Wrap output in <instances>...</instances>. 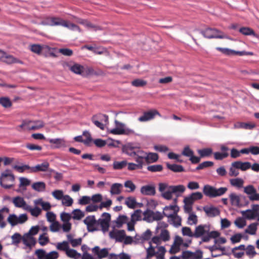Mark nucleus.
Wrapping results in <instances>:
<instances>
[{"label": "nucleus", "instance_id": "09e8293b", "mask_svg": "<svg viewBox=\"0 0 259 259\" xmlns=\"http://www.w3.org/2000/svg\"><path fill=\"white\" fill-rule=\"evenodd\" d=\"M63 26L66 27L72 31H78L79 32L81 31L80 29L77 25L72 23H70L67 21H65V23L63 24Z\"/></svg>", "mask_w": 259, "mask_h": 259}, {"label": "nucleus", "instance_id": "72a5a7b5", "mask_svg": "<svg viewBox=\"0 0 259 259\" xmlns=\"http://www.w3.org/2000/svg\"><path fill=\"white\" fill-rule=\"evenodd\" d=\"M229 198L232 205L236 206H240L241 205L240 202V197L239 195L234 193H232L230 194Z\"/></svg>", "mask_w": 259, "mask_h": 259}, {"label": "nucleus", "instance_id": "6e6d98bb", "mask_svg": "<svg viewBox=\"0 0 259 259\" xmlns=\"http://www.w3.org/2000/svg\"><path fill=\"white\" fill-rule=\"evenodd\" d=\"M147 169L148 171L153 172H160L162 170L163 166L161 164L152 165L148 166Z\"/></svg>", "mask_w": 259, "mask_h": 259}, {"label": "nucleus", "instance_id": "f8f14e48", "mask_svg": "<svg viewBox=\"0 0 259 259\" xmlns=\"http://www.w3.org/2000/svg\"><path fill=\"white\" fill-rule=\"evenodd\" d=\"M97 221L95 215H89L83 220V223L87 225L89 232H94L98 229L96 228Z\"/></svg>", "mask_w": 259, "mask_h": 259}, {"label": "nucleus", "instance_id": "7ed1b4c3", "mask_svg": "<svg viewBox=\"0 0 259 259\" xmlns=\"http://www.w3.org/2000/svg\"><path fill=\"white\" fill-rule=\"evenodd\" d=\"M226 187H215L209 185H205L203 188V193L207 197L209 198H215L223 195L227 191Z\"/></svg>", "mask_w": 259, "mask_h": 259}, {"label": "nucleus", "instance_id": "338daca9", "mask_svg": "<svg viewBox=\"0 0 259 259\" xmlns=\"http://www.w3.org/2000/svg\"><path fill=\"white\" fill-rule=\"evenodd\" d=\"M132 85L136 87H144L147 84V82L140 79H135L132 81Z\"/></svg>", "mask_w": 259, "mask_h": 259}, {"label": "nucleus", "instance_id": "4468645a", "mask_svg": "<svg viewBox=\"0 0 259 259\" xmlns=\"http://www.w3.org/2000/svg\"><path fill=\"white\" fill-rule=\"evenodd\" d=\"M203 198L202 194L200 192H196L191 193L190 195L185 197L183 202L184 204L188 205H192L195 201L200 200Z\"/></svg>", "mask_w": 259, "mask_h": 259}, {"label": "nucleus", "instance_id": "20e7f679", "mask_svg": "<svg viewBox=\"0 0 259 259\" xmlns=\"http://www.w3.org/2000/svg\"><path fill=\"white\" fill-rule=\"evenodd\" d=\"M94 124L101 130L105 128V125L108 124V116L103 114H98L92 118Z\"/></svg>", "mask_w": 259, "mask_h": 259}, {"label": "nucleus", "instance_id": "a878e982", "mask_svg": "<svg viewBox=\"0 0 259 259\" xmlns=\"http://www.w3.org/2000/svg\"><path fill=\"white\" fill-rule=\"evenodd\" d=\"M83 135L86 136V139L82 140V137L81 136H76L74 137V139L76 142H82L85 145H88L91 142L92 140L91 135L89 132L87 131L84 132Z\"/></svg>", "mask_w": 259, "mask_h": 259}, {"label": "nucleus", "instance_id": "680f3d73", "mask_svg": "<svg viewBox=\"0 0 259 259\" xmlns=\"http://www.w3.org/2000/svg\"><path fill=\"white\" fill-rule=\"evenodd\" d=\"M213 155L215 159L221 160L227 157L229 155V153L228 152H217L213 153Z\"/></svg>", "mask_w": 259, "mask_h": 259}, {"label": "nucleus", "instance_id": "0eeeda50", "mask_svg": "<svg viewBox=\"0 0 259 259\" xmlns=\"http://www.w3.org/2000/svg\"><path fill=\"white\" fill-rule=\"evenodd\" d=\"M111 215L109 213L104 212L101 218L97 220V226L100 225L103 232H107L109 227Z\"/></svg>", "mask_w": 259, "mask_h": 259}, {"label": "nucleus", "instance_id": "cd10ccee", "mask_svg": "<svg viewBox=\"0 0 259 259\" xmlns=\"http://www.w3.org/2000/svg\"><path fill=\"white\" fill-rule=\"evenodd\" d=\"M20 184L19 185V189L16 190L17 192H20L21 190L24 191L26 190V187L29 185L30 181L27 178L20 177L19 178Z\"/></svg>", "mask_w": 259, "mask_h": 259}, {"label": "nucleus", "instance_id": "aec40b11", "mask_svg": "<svg viewBox=\"0 0 259 259\" xmlns=\"http://www.w3.org/2000/svg\"><path fill=\"white\" fill-rule=\"evenodd\" d=\"M49 163L48 161H44L41 163L38 164L35 166H32L33 173L48 171V170H49Z\"/></svg>", "mask_w": 259, "mask_h": 259}, {"label": "nucleus", "instance_id": "6ab92c4d", "mask_svg": "<svg viewBox=\"0 0 259 259\" xmlns=\"http://www.w3.org/2000/svg\"><path fill=\"white\" fill-rule=\"evenodd\" d=\"M47 141L51 144H54V148H61L66 147V142L63 138L48 139Z\"/></svg>", "mask_w": 259, "mask_h": 259}, {"label": "nucleus", "instance_id": "39448f33", "mask_svg": "<svg viewBox=\"0 0 259 259\" xmlns=\"http://www.w3.org/2000/svg\"><path fill=\"white\" fill-rule=\"evenodd\" d=\"M201 33L204 37L207 38H228V37L223 34L222 32L214 28H207L205 30L201 31Z\"/></svg>", "mask_w": 259, "mask_h": 259}, {"label": "nucleus", "instance_id": "f3484780", "mask_svg": "<svg viewBox=\"0 0 259 259\" xmlns=\"http://www.w3.org/2000/svg\"><path fill=\"white\" fill-rule=\"evenodd\" d=\"M137 147L135 144L128 143L123 145L122 148L123 153L126 155L134 157L135 156L136 150Z\"/></svg>", "mask_w": 259, "mask_h": 259}, {"label": "nucleus", "instance_id": "393cba45", "mask_svg": "<svg viewBox=\"0 0 259 259\" xmlns=\"http://www.w3.org/2000/svg\"><path fill=\"white\" fill-rule=\"evenodd\" d=\"M13 168L20 173H23L25 171L28 173H33L32 166H30L28 164L15 165L13 166Z\"/></svg>", "mask_w": 259, "mask_h": 259}, {"label": "nucleus", "instance_id": "ddd939ff", "mask_svg": "<svg viewBox=\"0 0 259 259\" xmlns=\"http://www.w3.org/2000/svg\"><path fill=\"white\" fill-rule=\"evenodd\" d=\"M203 210L205 212L206 215L209 218H214L220 214V209L212 205L204 206Z\"/></svg>", "mask_w": 259, "mask_h": 259}, {"label": "nucleus", "instance_id": "e2e57ef3", "mask_svg": "<svg viewBox=\"0 0 259 259\" xmlns=\"http://www.w3.org/2000/svg\"><path fill=\"white\" fill-rule=\"evenodd\" d=\"M0 104L5 108H8L11 106L12 103L8 98L2 97L0 98Z\"/></svg>", "mask_w": 259, "mask_h": 259}, {"label": "nucleus", "instance_id": "0e129e2a", "mask_svg": "<svg viewBox=\"0 0 259 259\" xmlns=\"http://www.w3.org/2000/svg\"><path fill=\"white\" fill-rule=\"evenodd\" d=\"M198 152L201 157H203L209 156L212 153V150L211 148H204L198 150Z\"/></svg>", "mask_w": 259, "mask_h": 259}, {"label": "nucleus", "instance_id": "c756f323", "mask_svg": "<svg viewBox=\"0 0 259 259\" xmlns=\"http://www.w3.org/2000/svg\"><path fill=\"white\" fill-rule=\"evenodd\" d=\"M9 212V209L7 207H4L0 209V227L1 228H4L6 225V223L4 221V220Z\"/></svg>", "mask_w": 259, "mask_h": 259}, {"label": "nucleus", "instance_id": "4d7b16f0", "mask_svg": "<svg viewBox=\"0 0 259 259\" xmlns=\"http://www.w3.org/2000/svg\"><path fill=\"white\" fill-rule=\"evenodd\" d=\"M245 250H246V255L250 257H253L256 254L254 247L252 245H248Z\"/></svg>", "mask_w": 259, "mask_h": 259}, {"label": "nucleus", "instance_id": "7c9ffc66", "mask_svg": "<svg viewBox=\"0 0 259 259\" xmlns=\"http://www.w3.org/2000/svg\"><path fill=\"white\" fill-rule=\"evenodd\" d=\"M255 124L252 123H246L239 122L234 124V127L235 128H244L251 130L255 127Z\"/></svg>", "mask_w": 259, "mask_h": 259}, {"label": "nucleus", "instance_id": "4c0bfd02", "mask_svg": "<svg viewBox=\"0 0 259 259\" xmlns=\"http://www.w3.org/2000/svg\"><path fill=\"white\" fill-rule=\"evenodd\" d=\"M230 183L232 186L241 188L243 187L244 181L241 178H235L230 180Z\"/></svg>", "mask_w": 259, "mask_h": 259}, {"label": "nucleus", "instance_id": "ea45409f", "mask_svg": "<svg viewBox=\"0 0 259 259\" xmlns=\"http://www.w3.org/2000/svg\"><path fill=\"white\" fill-rule=\"evenodd\" d=\"M239 169L245 171L251 167V163L249 162H242L241 161H235Z\"/></svg>", "mask_w": 259, "mask_h": 259}, {"label": "nucleus", "instance_id": "8fccbe9b", "mask_svg": "<svg viewBox=\"0 0 259 259\" xmlns=\"http://www.w3.org/2000/svg\"><path fill=\"white\" fill-rule=\"evenodd\" d=\"M66 253L68 256L74 259H78L81 256L80 253H78L76 250L73 249L69 248L68 250H67Z\"/></svg>", "mask_w": 259, "mask_h": 259}, {"label": "nucleus", "instance_id": "a19ab883", "mask_svg": "<svg viewBox=\"0 0 259 259\" xmlns=\"http://www.w3.org/2000/svg\"><path fill=\"white\" fill-rule=\"evenodd\" d=\"M239 31L244 35L256 36V34L253 29L247 27H243L239 29Z\"/></svg>", "mask_w": 259, "mask_h": 259}, {"label": "nucleus", "instance_id": "c9c22d12", "mask_svg": "<svg viewBox=\"0 0 259 259\" xmlns=\"http://www.w3.org/2000/svg\"><path fill=\"white\" fill-rule=\"evenodd\" d=\"M166 166L169 169L175 172H183L185 170L183 166L181 165H178L176 164H171L167 163H166Z\"/></svg>", "mask_w": 259, "mask_h": 259}, {"label": "nucleus", "instance_id": "a18cd8bd", "mask_svg": "<svg viewBox=\"0 0 259 259\" xmlns=\"http://www.w3.org/2000/svg\"><path fill=\"white\" fill-rule=\"evenodd\" d=\"M125 204L130 208H135L137 204L136 199L135 197H128L126 199Z\"/></svg>", "mask_w": 259, "mask_h": 259}, {"label": "nucleus", "instance_id": "b1692460", "mask_svg": "<svg viewBox=\"0 0 259 259\" xmlns=\"http://www.w3.org/2000/svg\"><path fill=\"white\" fill-rule=\"evenodd\" d=\"M92 251L95 254L97 255L98 257L101 259L106 257L108 255L109 249L104 248L100 250L99 247L96 246L92 249Z\"/></svg>", "mask_w": 259, "mask_h": 259}, {"label": "nucleus", "instance_id": "dca6fc26", "mask_svg": "<svg viewBox=\"0 0 259 259\" xmlns=\"http://www.w3.org/2000/svg\"><path fill=\"white\" fill-rule=\"evenodd\" d=\"M210 230L209 226L207 225H200L197 226L195 228V230L194 233V235L195 238H199L202 237V238L207 234L208 233V231Z\"/></svg>", "mask_w": 259, "mask_h": 259}, {"label": "nucleus", "instance_id": "69168bd1", "mask_svg": "<svg viewBox=\"0 0 259 259\" xmlns=\"http://www.w3.org/2000/svg\"><path fill=\"white\" fill-rule=\"evenodd\" d=\"M44 126V123L41 120L32 121V130H37Z\"/></svg>", "mask_w": 259, "mask_h": 259}, {"label": "nucleus", "instance_id": "473e14b6", "mask_svg": "<svg viewBox=\"0 0 259 259\" xmlns=\"http://www.w3.org/2000/svg\"><path fill=\"white\" fill-rule=\"evenodd\" d=\"M219 235L220 233L218 231H208V233H207V234H206V235L202 237V240L203 242H208L211 238H216L218 237H219Z\"/></svg>", "mask_w": 259, "mask_h": 259}, {"label": "nucleus", "instance_id": "3c124183", "mask_svg": "<svg viewBox=\"0 0 259 259\" xmlns=\"http://www.w3.org/2000/svg\"><path fill=\"white\" fill-rule=\"evenodd\" d=\"M183 242V239L179 236H176L175 238L174 244L172 246V248L174 249L179 250L180 245H182Z\"/></svg>", "mask_w": 259, "mask_h": 259}, {"label": "nucleus", "instance_id": "603ef678", "mask_svg": "<svg viewBox=\"0 0 259 259\" xmlns=\"http://www.w3.org/2000/svg\"><path fill=\"white\" fill-rule=\"evenodd\" d=\"M32 125V121L31 120H23L22 124L18 127L23 129L24 130L30 131L32 130L31 126Z\"/></svg>", "mask_w": 259, "mask_h": 259}, {"label": "nucleus", "instance_id": "4be33fe9", "mask_svg": "<svg viewBox=\"0 0 259 259\" xmlns=\"http://www.w3.org/2000/svg\"><path fill=\"white\" fill-rule=\"evenodd\" d=\"M13 203L16 207L22 208L24 210L29 208L23 197L17 196L13 199Z\"/></svg>", "mask_w": 259, "mask_h": 259}, {"label": "nucleus", "instance_id": "de8ad7c7", "mask_svg": "<svg viewBox=\"0 0 259 259\" xmlns=\"http://www.w3.org/2000/svg\"><path fill=\"white\" fill-rule=\"evenodd\" d=\"M28 207L29 208L26 209L25 210L29 211L32 216L37 217L40 214L41 210L39 207H35L34 208H32L29 205Z\"/></svg>", "mask_w": 259, "mask_h": 259}, {"label": "nucleus", "instance_id": "bf43d9fd", "mask_svg": "<svg viewBox=\"0 0 259 259\" xmlns=\"http://www.w3.org/2000/svg\"><path fill=\"white\" fill-rule=\"evenodd\" d=\"M57 248L60 250L65 251L66 252L67 250L69 248L68 242L66 241H64L62 242L58 243Z\"/></svg>", "mask_w": 259, "mask_h": 259}, {"label": "nucleus", "instance_id": "79ce46f5", "mask_svg": "<svg viewBox=\"0 0 259 259\" xmlns=\"http://www.w3.org/2000/svg\"><path fill=\"white\" fill-rule=\"evenodd\" d=\"M127 164L126 160L121 161H115L113 163V168L115 170H120L125 167Z\"/></svg>", "mask_w": 259, "mask_h": 259}, {"label": "nucleus", "instance_id": "f704fd0d", "mask_svg": "<svg viewBox=\"0 0 259 259\" xmlns=\"http://www.w3.org/2000/svg\"><path fill=\"white\" fill-rule=\"evenodd\" d=\"M239 175V169L235 162L231 163L229 168V175L230 177H237Z\"/></svg>", "mask_w": 259, "mask_h": 259}, {"label": "nucleus", "instance_id": "c03bdc74", "mask_svg": "<svg viewBox=\"0 0 259 259\" xmlns=\"http://www.w3.org/2000/svg\"><path fill=\"white\" fill-rule=\"evenodd\" d=\"M62 205L65 206H70L73 203V199L68 195H65L61 199Z\"/></svg>", "mask_w": 259, "mask_h": 259}, {"label": "nucleus", "instance_id": "58836bf2", "mask_svg": "<svg viewBox=\"0 0 259 259\" xmlns=\"http://www.w3.org/2000/svg\"><path fill=\"white\" fill-rule=\"evenodd\" d=\"M142 211L141 209H137L131 214V222H136L141 220Z\"/></svg>", "mask_w": 259, "mask_h": 259}, {"label": "nucleus", "instance_id": "2f4dec72", "mask_svg": "<svg viewBox=\"0 0 259 259\" xmlns=\"http://www.w3.org/2000/svg\"><path fill=\"white\" fill-rule=\"evenodd\" d=\"M158 159V155L157 153L149 152L147 153L145 160L147 163H151L156 162Z\"/></svg>", "mask_w": 259, "mask_h": 259}, {"label": "nucleus", "instance_id": "9d476101", "mask_svg": "<svg viewBox=\"0 0 259 259\" xmlns=\"http://www.w3.org/2000/svg\"><path fill=\"white\" fill-rule=\"evenodd\" d=\"M177 200V198H175L174 199L175 202L174 204L166 206L163 208V212L162 213L163 216L164 215L168 218L170 217L172 214L178 213L179 210V208L178 205H176Z\"/></svg>", "mask_w": 259, "mask_h": 259}, {"label": "nucleus", "instance_id": "9b49d317", "mask_svg": "<svg viewBox=\"0 0 259 259\" xmlns=\"http://www.w3.org/2000/svg\"><path fill=\"white\" fill-rule=\"evenodd\" d=\"M65 20L60 17H52L47 18L46 20L41 22V24L43 25L54 26H63Z\"/></svg>", "mask_w": 259, "mask_h": 259}, {"label": "nucleus", "instance_id": "1a4fd4ad", "mask_svg": "<svg viewBox=\"0 0 259 259\" xmlns=\"http://www.w3.org/2000/svg\"><path fill=\"white\" fill-rule=\"evenodd\" d=\"M244 192L248 196L250 201L259 200V194L257 193L256 190L253 185H249L245 187Z\"/></svg>", "mask_w": 259, "mask_h": 259}, {"label": "nucleus", "instance_id": "864d4df0", "mask_svg": "<svg viewBox=\"0 0 259 259\" xmlns=\"http://www.w3.org/2000/svg\"><path fill=\"white\" fill-rule=\"evenodd\" d=\"M243 214L246 218L249 220L254 219L257 215V213L251 209H247L245 211H243Z\"/></svg>", "mask_w": 259, "mask_h": 259}, {"label": "nucleus", "instance_id": "bb28decb", "mask_svg": "<svg viewBox=\"0 0 259 259\" xmlns=\"http://www.w3.org/2000/svg\"><path fill=\"white\" fill-rule=\"evenodd\" d=\"M22 241L24 245L29 247L34 245L36 242L33 237L29 235V234H25L22 237Z\"/></svg>", "mask_w": 259, "mask_h": 259}, {"label": "nucleus", "instance_id": "423d86ee", "mask_svg": "<svg viewBox=\"0 0 259 259\" xmlns=\"http://www.w3.org/2000/svg\"><path fill=\"white\" fill-rule=\"evenodd\" d=\"M144 220L150 223L154 221H159L163 218V214L161 212L156 211H153L151 210L147 209L143 213Z\"/></svg>", "mask_w": 259, "mask_h": 259}, {"label": "nucleus", "instance_id": "13d9d810", "mask_svg": "<svg viewBox=\"0 0 259 259\" xmlns=\"http://www.w3.org/2000/svg\"><path fill=\"white\" fill-rule=\"evenodd\" d=\"M12 238V244L14 245H17L21 241H22V237L18 233H15L11 237Z\"/></svg>", "mask_w": 259, "mask_h": 259}, {"label": "nucleus", "instance_id": "e433bc0d", "mask_svg": "<svg viewBox=\"0 0 259 259\" xmlns=\"http://www.w3.org/2000/svg\"><path fill=\"white\" fill-rule=\"evenodd\" d=\"M33 190L37 192H44L46 189V184L43 182H37L32 185Z\"/></svg>", "mask_w": 259, "mask_h": 259}, {"label": "nucleus", "instance_id": "052dcab7", "mask_svg": "<svg viewBox=\"0 0 259 259\" xmlns=\"http://www.w3.org/2000/svg\"><path fill=\"white\" fill-rule=\"evenodd\" d=\"M152 236L151 231L148 229L141 236L136 235L135 236V238H137L138 237H139L142 240H148L151 238Z\"/></svg>", "mask_w": 259, "mask_h": 259}, {"label": "nucleus", "instance_id": "2eb2a0df", "mask_svg": "<svg viewBox=\"0 0 259 259\" xmlns=\"http://www.w3.org/2000/svg\"><path fill=\"white\" fill-rule=\"evenodd\" d=\"M109 235L111 239L115 240L116 242H121L125 237V232L123 230L114 229L109 232Z\"/></svg>", "mask_w": 259, "mask_h": 259}, {"label": "nucleus", "instance_id": "37998d69", "mask_svg": "<svg viewBox=\"0 0 259 259\" xmlns=\"http://www.w3.org/2000/svg\"><path fill=\"white\" fill-rule=\"evenodd\" d=\"M258 224L257 223H253L250 224L247 229L245 230V233L250 235H255L257 230V227Z\"/></svg>", "mask_w": 259, "mask_h": 259}, {"label": "nucleus", "instance_id": "a211bd4d", "mask_svg": "<svg viewBox=\"0 0 259 259\" xmlns=\"http://www.w3.org/2000/svg\"><path fill=\"white\" fill-rule=\"evenodd\" d=\"M140 192L144 195L154 196L156 194L155 187L153 184L143 186L141 188Z\"/></svg>", "mask_w": 259, "mask_h": 259}, {"label": "nucleus", "instance_id": "f257e3e1", "mask_svg": "<svg viewBox=\"0 0 259 259\" xmlns=\"http://www.w3.org/2000/svg\"><path fill=\"white\" fill-rule=\"evenodd\" d=\"M158 190L161 193V196L166 200H170L172 194L177 198L181 196L185 191L186 188L183 185H168L166 183H160L158 184Z\"/></svg>", "mask_w": 259, "mask_h": 259}, {"label": "nucleus", "instance_id": "5701e85b", "mask_svg": "<svg viewBox=\"0 0 259 259\" xmlns=\"http://www.w3.org/2000/svg\"><path fill=\"white\" fill-rule=\"evenodd\" d=\"M168 222L174 226V227L178 228L181 226L182 219L179 216L177 213H175L167 218Z\"/></svg>", "mask_w": 259, "mask_h": 259}, {"label": "nucleus", "instance_id": "5fc2aeb1", "mask_svg": "<svg viewBox=\"0 0 259 259\" xmlns=\"http://www.w3.org/2000/svg\"><path fill=\"white\" fill-rule=\"evenodd\" d=\"M72 218L74 220H80L84 215V212L79 209H76L72 211Z\"/></svg>", "mask_w": 259, "mask_h": 259}, {"label": "nucleus", "instance_id": "49530a36", "mask_svg": "<svg viewBox=\"0 0 259 259\" xmlns=\"http://www.w3.org/2000/svg\"><path fill=\"white\" fill-rule=\"evenodd\" d=\"M128 218L125 215H120L115 221L116 226L118 228L121 227L122 225L126 222Z\"/></svg>", "mask_w": 259, "mask_h": 259}, {"label": "nucleus", "instance_id": "c85d7f7f", "mask_svg": "<svg viewBox=\"0 0 259 259\" xmlns=\"http://www.w3.org/2000/svg\"><path fill=\"white\" fill-rule=\"evenodd\" d=\"M123 185L120 183H114L111 186L110 192L111 195H119L121 192Z\"/></svg>", "mask_w": 259, "mask_h": 259}, {"label": "nucleus", "instance_id": "774afa93", "mask_svg": "<svg viewBox=\"0 0 259 259\" xmlns=\"http://www.w3.org/2000/svg\"><path fill=\"white\" fill-rule=\"evenodd\" d=\"M124 186L125 188L130 189V190H128V192H134L136 188V185L131 180L125 181L124 182Z\"/></svg>", "mask_w": 259, "mask_h": 259}, {"label": "nucleus", "instance_id": "412c9836", "mask_svg": "<svg viewBox=\"0 0 259 259\" xmlns=\"http://www.w3.org/2000/svg\"><path fill=\"white\" fill-rule=\"evenodd\" d=\"M159 114V112L156 110L150 111L145 112L143 115L138 118L140 122H145L153 119L155 115Z\"/></svg>", "mask_w": 259, "mask_h": 259}, {"label": "nucleus", "instance_id": "f03ea898", "mask_svg": "<svg viewBox=\"0 0 259 259\" xmlns=\"http://www.w3.org/2000/svg\"><path fill=\"white\" fill-rule=\"evenodd\" d=\"M15 177L10 169H6L0 175V185L4 188L8 189L14 186Z\"/></svg>", "mask_w": 259, "mask_h": 259}, {"label": "nucleus", "instance_id": "6e6552de", "mask_svg": "<svg viewBox=\"0 0 259 259\" xmlns=\"http://www.w3.org/2000/svg\"><path fill=\"white\" fill-rule=\"evenodd\" d=\"M35 254L38 259H57L59 257V254L56 251L47 253L42 249L36 250Z\"/></svg>", "mask_w": 259, "mask_h": 259}]
</instances>
